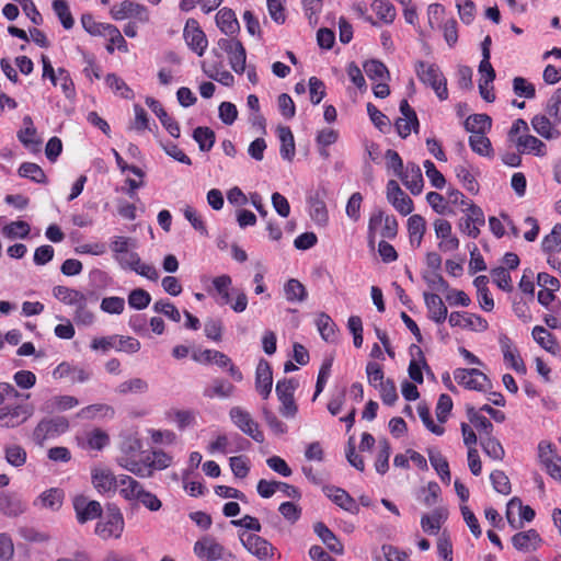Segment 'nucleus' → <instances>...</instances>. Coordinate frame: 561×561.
I'll list each match as a JSON object with an SVG mask.
<instances>
[{
	"instance_id": "56",
	"label": "nucleus",
	"mask_w": 561,
	"mask_h": 561,
	"mask_svg": "<svg viewBox=\"0 0 561 561\" xmlns=\"http://www.w3.org/2000/svg\"><path fill=\"white\" fill-rule=\"evenodd\" d=\"M514 508H518L520 519L525 522L529 523L534 520L536 516L535 511L529 505H523L522 500L515 496L511 499L510 502L507 503L506 517L510 524L513 523L512 511Z\"/></svg>"
},
{
	"instance_id": "33",
	"label": "nucleus",
	"mask_w": 561,
	"mask_h": 561,
	"mask_svg": "<svg viewBox=\"0 0 561 561\" xmlns=\"http://www.w3.org/2000/svg\"><path fill=\"white\" fill-rule=\"evenodd\" d=\"M26 503L15 494L0 493V512L7 516H18L24 513Z\"/></svg>"
},
{
	"instance_id": "35",
	"label": "nucleus",
	"mask_w": 561,
	"mask_h": 561,
	"mask_svg": "<svg viewBox=\"0 0 561 561\" xmlns=\"http://www.w3.org/2000/svg\"><path fill=\"white\" fill-rule=\"evenodd\" d=\"M515 141L522 153H534L538 157L547 153L546 145L533 135L519 136Z\"/></svg>"
},
{
	"instance_id": "21",
	"label": "nucleus",
	"mask_w": 561,
	"mask_h": 561,
	"mask_svg": "<svg viewBox=\"0 0 561 561\" xmlns=\"http://www.w3.org/2000/svg\"><path fill=\"white\" fill-rule=\"evenodd\" d=\"M273 373L268 362L261 359L255 370V390L263 399H267L272 392Z\"/></svg>"
},
{
	"instance_id": "61",
	"label": "nucleus",
	"mask_w": 561,
	"mask_h": 561,
	"mask_svg": "<svg viewBox=\"0 0 561 561\" xmlns=\"http://www.w3.org/2000/svg\"><path fill=\"white\" fill-rule=\"evenodd\" d=\"M53 9H54V12L56 13V15L58 16L61 25L66 30H70L75 24V20L72 18V14L70 12L67 1L66 0H54Z\"/></svg>"
},
{
	"instance_id": "51",
	"label": "nucleus",
	"mask_w": 561,
	"mask_h": 561,
	"mask_svg": "<svg viewBox=\"0 0 561 561\" xmlns=\"http://www.w3.org/2000/svg\"><path fill=\"white\" fill-rule=\"evenodd\" d=\"M284 293L287 301L289 302H301L307 298L306 287L296 278H290L286 282Z\"/></svg>"
},
{
	"instance_id": "48",
	"label": "nucleus",
	"mask_w": 561,
	"mask_h": 561,
	"mask_svg": "<svg viewBox=\"0 0 561 561\" xmlns=\"http://www.w3.org/2000/svg\"><path fill=\"white\" fill-rule=\"evenodd\" d=\"M53 295L60 302L68 306H75L80 301L81 297L84 296L82 291L62 285L55 286L53 288Z\"/></svg>"
},
{
	"instance_id": "7",
	"label": "nucleus",
	"mask_w": 561,
	"mask_h": 561,
	"mask_svg": "<svg viewBox=\"0 0 561 561\" xmlns=\"http://www.w3.org/2000/svg\"><path fill=\"white\" fill-rule=\"evenodd\" d=\"M239 539L247 551L259 560L267 561L274 557L276 548L265 538L256 534L240 531Z\"/></svg>"
},
{
	"instance_id": "5",
	"label": "nucleus",
	"mask_w": 561,
	"mask_h": 561,
	"mask_svg": "<svg viewBox=\"0 0 561 561\" xmlns=\"http://www.w3.org/2000/svg\"><path fill=\"white\" fill-rule=\"evenodd\" d=\"M454 378L458 385L469 390L488 392L492 389L490 378L477 368H456Z\"/></svg>"
},
{
	"instance_id": "28",
	"label": "nucleus",
	"mask_w": 561,
	"mask_h": 561,
	"mask_svg": "<svg viewBox=\"0 0 561 561\" xmlns=\"http://www.w3.org/2000/svg\"><path fill=\"white\" fill-rule=\"evenodd\" d=\"M540 542L541 538L536 529L520 531L512 537V543L518 551L535 550Z\"/></svg>"
},
{
	"instance_id": "63",
	"label": "nucleus",
	"mask_w": 561,
	"mask_h": 561,
	"mask_svg": "<svg viewBox=\"0 0 561 561\" xmlns=\"http://www.w3.org/2000/svg\"><path fill=\"white\" fill-rule=\"evenodd\" d=\"M148 388H149L148 382L145 379L133 378V379L121 382L117 386L116 391L119 394L145 393V392H147Z\"/></svg>"
},
{
	"instance_id": "20",
	"label": "nucleus",
	"mask_w": 561,
	"mask_h": 561,
	"mask_svg": "<svg viewBox=\"0 0 561 561\" xmlns=\"http://www.w3.org/2000/svg\"><path fill=\"white\" fill-rule=\"evenodd\" d=\"M146 104L156 114V116L159 118L160 123L168 130V133L172 137L179 138L181 135L180 125L173 117H171L167 113L162 104L151 96L146 98Z\"/></svg>"
},
{
	"instance_id": "14",
	"label": "nucleus",
	"mask_w": 561,
	"mask_h": 561,
	"mask_svg": "<svg viewBox=\"0 0 561 561\" xmlns=\"http://www.w3.org/2000/svg\"><path fill=\"white\" fill-rule=\"evenodd\" d=\"M387 199L402 216L410 215L414 209L413 201L407 195L396 180L387 183Z\"/></svg>"
},
{
	"instance_id": "54",
	"label": "nucleus",
	"mask_w": 561,
	"mask_h": 561,
	"mask_svg": "<svg viewBox=\"0 0 561 561\" xmlns=\"http://www.w3.org/2000/svg\"><path fill=\"white\" fill-rule=\"evenodd\" d=\"M193 138L198 144L201 151H209L216 140L215 131L209 127H197L193 131Z\"/></svg>"
},
{
	"instance_id": "23",
	"label": "nucleus",
	"mask_w": 561,
	"mask_h": 561,
	"mask_svg": "<svg viewBox=\"0 0 561 561\" xmlns=\"http://www.w3.org/2000/svg\"><path fill=\"white\" fill-rule=\"evenodd\" d=\"M399 178L413 195H419L422 192L424 181L417 164L408 163L407 169L403 170Z\"/></svg>"
},
{
	"instance_id": "17",
	"label": "nucleus",
	"mask_w": 561,
	"mask_h": 561,
	"mask_svg": "<svg viewBox=\"0 0 561 561\" xmlns=\"http://www.w3.org/2000/svg\"><path fill=\"white\" fill-rule=\"evenodd\" d=\"M437 239H440L438 248L444 252L455 251L459 248V240L453 234L451 224L443 218L433 224Z\"/></svg>"
},
{
	"instance_id": "2",
	"label": "nucleus",
	"mask_w": 561,
	"mask_h": 561,
	"mask_svg": "<svg viewBox=\"0 0 561 561\" xmlns=\"http://www.w3.org/2000/svg\"><path fill=\"white\" fill-rule=\"evenodd\" d=\"M399 224L393 215H387L382 209H376L370 214L367 227L369 247L374 248L376 237L393 240L398 236Z\"/></svg>"
},
{
	"instance_id": "19",
	"label": "nucleus",
	"mask_w": 561,
	"mask_h": 561,
	"mask_svg": "<svg viewBox=\"0 0 561 561\" xmlns=\"http://www.w3.org/2000/svg\"><path fill=\"white\" fill-rule=\"evenodd\" d=\"M500 346L505 364L510 368L514 369L517 374L525 375L527 373L526 365L517 348L514 347L512 340L506 335H502L500 337Z\"/></svg>"
},
{
	"instance_id": "26",
	"label": "nucleus",
	"mask_w": 561,
	"mask_h": 561,
	"mask_svg": "<svg viewBox=\"0 0 561 561\" xmlns=\"http://www.w3.org/2000/svg\"><path fill=\"white\" fill-rule=\"evenodd\" d=\"M424 300L430 318L436 323H443L448 316V310L443 299L437 294L425 293Z\"/></svg>"
},
{
	"instance_id": "13",
	"label": "nucleus",
	"mask_w": 561,
	"mask_h": 561,
	"mask_svg": "<svg viewBox=\"0 0 561 561\" xmlns=\"http://www.w3.org/2000/svg\"><path fill=\"white\" fill-rule=\"evenodd\" d=\"M195 556L202 561H217L222 559L225 547L211 536H203L193 547Z\"/></svg>"
},
{
	"instance_id": "64",
	"label": "nucleus",
	"mask_w": 561,
	"mask_h": 561,
	"mask_svg": "<svg viewBox=\"0 0 561 561\" xmlns=\"http://www.w3.org/2000/svg\"><path fill=\"white\" fill-rule=\"evenodd\" d=\"M229 65L232 70L237 73H243L245 70L247 51L242 43L240 42L236 49L228 55Z\"/></svg>"
},
{
	"instance_id": "41",
	"label": "nucleus",
	"mask_w": 561,
	"mask_h": 561,
	"mask_svg": "<svg viewBox=\"0 0 561 561\" xmlns=\"http://www.w3.org/2000/svg\"><path fill=\"white\" fill-rule=\"evenodd\" d=\"M463 126L471 135L485 134L492 127V119L486 114H472L465 121Z\"/></svg>"
},
{
	"instance_id": "9",
	"label": "nucleus",
	"mask_w": 561,
	"mask_h": 561,
	"mask_svg": "<svg viewBox=\"0 0 561 561\" xmlns=\"http://www.w3.org/2000/svg\"><path fill=\"white\" fill-rule=\"evenodd\" d=\"M110 13L116 21L130 19L138 21L140 24L149 22L148 9L144 4L136 3L130 0H124L121 3L113 5Z\"/></svg>"
},
{
	"instance_id": "59",
	"label": "nucleus",
	"mask_w": 561,
	"mask_h": 561,
	"mask_svg": "<svg viewBox=\"0 0 561 561\" xmlns=\"http://www.w3.org/2000/svg\"><path fill=\"white\" fill-rule=\"evenodd\" d=\"M363 68L370 80L389 79V70L386 65L379 60L371 59L364 62Z\"/></svg>"
},
{
	"instance_id": "22",
	"label": "nucleus",
	"mask_w": 561,
	"mask_h": 561,
	"mask_svg": "<svg viewBox=\"0 0 561 561\" xmlns=\"http://www.w3.org/2000/svg\"><path fill=\"white\" fill-rule=\"evenodd\" d=\"M23 125L24 128L18 131V139L30 151H39L42 140L37 137V130L34 127L33 119L30 115L23 117Z\"/></svg>"
},
{
	"instance_id": "27",
	"label": "nucleus",
	"mask_w": 561,
	"mask_h": 561,
	"mask_svg": "<svg viewBox=\"0 0 561 561\" xmlns=\"http://www.w3.org/2000/svg\"><path fill=\"white\" fill-rule=\"evenodd\" d=\"M466 412L469 422L477 430L480 439L493 435L494 426L488 417L480 414L472 405H467Z\"/></svg>"
},
{
	"instance_id": "46",
	"label": "nucleus",
	"mask_w": 561,
	"mask_h": 561,
	"mask_svg": "<svg viewBox=\"0 0 561 561\" xmlns=\"http://www.w3.org/2000/svg\"><path fill=\"white\" fill-rule=\"evenodd\" d=\"M18 174L38 184H47L48 182L43 169L34 162H23L18 169Z\"/></svg>"
},
{
	"instance_id": "25",
	"label": "nucleus",
	"mask_w": 561,
	"mask_h": 561,
	"mask_svg": "<svg viewBox=\"0 0 561 561\" xmlns=\"http://www.w3.org/2000/svg\"><path fill=\"white\" fill-rule=\"evenodd\" d=\"M313 531L327 546V548L335 554H342L344 547L337 539L335 534L322 522H318L313 525Z\"/></svg>"
},
{
	"instance_id": "43",
	"label": "nucleus",
	"mask_w": 561,
	"mask_h": 561,
	"mask_svg": "<svg viewBox=\"0 0 561 561\" xmlns=\"http://www.w3.org/2000/svg\"><path fill=\"white\" fill-rule=\"evenodd\" d=\"M118 465L139 478H150V470L146 467L145 457L136 460L129 455H124L118 458Z\"/></svg>"
},
{
	"instance_id": "4",
	"label": "nucleus",
	"mask_w": 561,
	"mask_h": 561,
	"mask_svg": "<svg viewBox=\"0 0 561 561\" xmlns=\"http://www.w3.org/2000/svg\"><path fill=\"white\" fill-rule=\"evenodd\" d=\"M297 387L298 382L294 378H284L276 383L275 391L280 403L279 413L285 419H294L298 413V405L294 398Z\"/></svg>"
},
{
	"instance_id": "1",
	"label": "nucleus",
	"mask_w": 561,
	"mask_h": 561,
	"mask_svg": "<svg viewBox=\"0 0 561 561\" xmlns=\"http://www.w3.org/2000/svg\"><path fill=\"white\" fill-rule=\"evenodd\" d=\"M414 71L417 79L424 85L430 87L439 101H446L448 99L447 79L436 64L417 60L414 64Z\"/></svg>"
},
{
	"instance_id": "29",
	"label": "nucleus",
	"mask_w": 561,
	"mask_h": 561,
	"mask_svg": "<svg viewBox=\"0 0 561 561\" xmlns=\"http://www.w3.org/2000/svg\"><path fill=\"white\" fill-rule=\"evenodd\" d=\"M216 24L228 36L234 35L240 30L236 13L228 8H222L217 12Z\"/></svg>"
},
{
	"instance_id": "47",
	"label": "nucleus",
	"mask_w": 561,
	"mask_h": 561,
	"mask_svg": "<svg viewBox=\"0 0 561 561\" xmlns=\"http://www.w3.org/2000/svg\"><path fill=\"white\" fill-rule=\"evenodd\" d=\"M73 321L78 325L89 327L94 323V313L88 308V297L84 295L75 306Z\"/></svg>"
},
{
	"instance_id": "34",
	"label": "nucleus",
	"mask_w": 561,
	"mask_h": 561,
	"mask_svg": "<svg viewBox=\"0 0 561 561\" xmlns=\"http://www.w3.org/2000/svg\"><path fill=\"white\" fill-rule=\"evenodd\" d=\"M425 231L426 222L421 215L415 214L409 217L408 232L411 247L419 248L421 245Z\"/></svg>"
},
{
	"instance_id": "52",
	"label": "nucleus",
	"mask_w": 561,
	"mask_h": 561,
	"mask_svg": "<svg viewBox=\"0 0 561 561\" xmlns=\"http://www.w3.org/2000/svg\"><path fill=\"white\" fill-rule=\"evenodd\" d=\"M469 146L479 156L493 157L492 144L485 134L470 135Z\"/></svg>"
},
{
	"instance_id": "6",
	"label": "nucleus",
	"mask_w": 561,
	"mask_h": 561,
	"mask_svg": "<svg viewBox=\"0 0 561 561\" xmlns=\"http://www.w3.org/2000/svg\"><path fill=\"white\" fill-rule=\"evenodd\" d=\"M34 413V407L30 403L2 405L0 408V426L14 428L25 423Z\"/></svg>"
},
{
	"instance_id": "49",
	"label": "nucleus",
	"mask_w": 561,
	"mask_h": 561,
	"mask_svg": "<svg viewBox=\"0 0 561 561\" xmlns=\"http://www.w3.org/2000/svg\"><path fill=\"white\" fill-rule=\"evenodd\" d=\"M482 450L491 459L501 461L505 456V450L500 440L494 435L480 439Z\"/></svg>"
},
{
	"instance_id": "57",
	"label": "nucleus",
	"mask_w": 561,
	"mask_h": 561,
	"mask_svg": "<svg viewBox=\"0 0 561 561\" xmlns=\"http://www.w3.org/2000/svg\"><path fill=\"white\" fill-rule=\"evenodd\" d=\"M541 248L546 253L561 251V224H556L552 227L551 232L542 239Z\"/></svg>"
},
{
	"instance_id": "30",
	"label": "nucleus",
	"mask_w": 561,
	"mask_h": 561,
	"mask_svg": "<svg viewBox=\"0 0 561 561\" xmlns=\"http://www.w3.org/2000/svg\"><path fill=\"white\" fill-rule=\"evenodd\" d=\"M118 486L121 496L128 502H134L145 489L139 481L127 474L118 477Z\"/></svg>"
},
{
	"instance_id": "60",
	"label": "nucleus",
	"mask_w": 561,
	"mask_h": 561,
	"mask_svg": "<svg viewBox=\"0 0 561 561\" xmlns=\"http://www.w3.org/2000/svg\"><path fill=\"white\" fill-rule=\"evenodd\" d=\"M310 217L312 220L321 226L328 224L329 213L325 203L319 197H312L310 199Z\"/></svg>"
},
{
	"instance_id": "50",
	"label": "nucleus",
	"mask_w": 561,
	"mask_h": 561,
	"mask_svg": "<svg viewBox=\"0 0 561 561\" xmlns=\"http://www.w3.org/2000/svg\"><path fill=\"white\" fill-rule=\"evenodd\" d=\"M213 363L220 368H226L229 376L237 382L243 379L241 370L232 363L231 358L220 351H215Z\"/></svg>"
},
{
	"instance_id": "39",
	"label": "nucleus",
	"mask_w": 561,
	"mask_h": 561,
	"mask_svg": "<svg viewBox=\"0 0 561 561\" xmlns=\"http://www.w3.org/2000/svg\"><path fill=\"white\" fill-rule=\"evenodd\" d=\"M321 337L328 343H335L337 340V328L332 318L321 312L316 321Z\"/></svg>"
},
{
	"instance_id": "38",
	"label": "nucleus",
	"mask_w": 561,
	"mask_h": 561,
	"mask_svg": "<svg viewBox=\"0 0 561 561\" xmlns=\"http://www.w3.org/2000/svg\"><path fill=\"white\" fill-rule=\"evenodd\" d=\"M64 501V491L58 488H51L43 492L34 502V505H39L44 508L58 511Z\"/></svg>"
},
{
	"instance_id": "36",
	"label": "nucleus",
	"mask_w": 561,
	"mask_h": 561,
	"mask_svg": "<svg viewBox=\"0 0 561 561\" xmlns=\"http://www.w3.org/2000/svg\"><path fill=\"white\" fill-rule=\"evenodd\" d=\"M145 459L146 467L150 470V478L153 476L154 471L169 468L173 461V457L162 449H153Z\"/></svg>"
},
{
	"instance_id": "37",
	"label": "nucleus",
	"mask_w": 561,
	"mask_h": 561,
	"mask_svg": "<svg viewBox=\"0 0 561 561\" xmlns=\"http://www.w3.org/2000/svg\"><path fill=\"white\" fill-rule=\"evenodd\" d=\"M236 387L221 378H215L210 386L206 387L203 396L208 399L229 398L233 394Z\"/></svg>"
},
{
	"instance_id": "40",
	"label": "nucleus",
	"mask_w": 561,
	"mask_h": 561,
	"mask_svg": "<svg viewBox=\"0 0 561 561\" xmlns=\"http://www.w3.org/2000/svg\"><path fill=\"white\" fill-rule=\"evenodd\" d=\"M455 174L463 188L472 195H477L480 190L476 175L471 172L469 165L459 164L455 168Z\"/></svg>"
},
{
	"instance_id": "53",
	"label": "nucleus",
	"mask_w": 561,
	"mask_h": 561,
	"mask_svg": "<svg viewBox=\"0 0 561 561\" xmlns=\"http://www.w3.org/2000/svg\"><path fill=\"white\" fill-rule=\"evenodd\" d=\"M428 459L442 481L449 483L450 470L447 459L439 451H428Z\"/></svg>"
},
{
	"instance_id": "16",
	"label": "nucleus",
	"mask_w": 561,
	"mask_h": 561,
	"mask_svg": "<svg viewBox=\"0 0 561 561\" xmlns=\"http://www.w3.org/2000/svg\"><path fill=\"white\" fill-rule=\"evenodd\" d=\"M451 327H462L472 331L484 332L489 328L488 321L476 313L454 311L448 317Z\"/></svg>"
},
{
	"instance_id": "15",
	"label": "nucleus",
	"mask_w": 561,
	"mask_h": 561,
	"mask_svg": "<svg viewBox=\"0 0 561 561\" xmlns=\"http://www.w3.org/2000/svg\"><path fill=\"white\" fill-rule=\"evenodd\" d=\"M68 427L69 422L65 417L42 420L34 428L33 436L37 443H42L48 437L66 432Z\"/></svg>"
},
{
	"instance_id": "42",
	"label": "nucleus",
	"mask_w": 561,
	"mask_h": 561,
	"mask_svg": "<svg viewBox=\"0 0 561 561\" xmlns=\"http://www.w3.org/2000/svg\"><path fill=\"white\" fill-rule=\"evenodd\" d=\"M105 82L115 95L125 100H133L135 98L133 89L117 75L108 73L105 77Z\"/></svg>"
},
{
	"instance_id": "62",
	"label": "nucleus",
	"mask_w": 561,
	"mask_h": 561,
	"mask_svg": "<svg viewBox=\"0 0 561 561\" xmlns=\"http://www.w3.org/2000/svg\"><path fill=\"white\" fill-rule=\"evenodd\" d=\"M231 284H232V279L227 274L217 276L213 279L214 289L220 296V298H221L220 302L222 305H228L231 302V297H230V293H229Z\"/></svg>"
},
{
	"instance_id": "12",
	"label": "nucleus",
	"mask_w": 561,
	"mask_h": 561,
	"mask_svg": "<svg viewBox=\"0 0 561 561\" xmlns=\"http://www.w3.org/2000/svg\"><path fill=\"white\" fill-rule=\"evenodd\" d=\"M183 37L187 46L196 53L197 56L202 57L205 54L208 41L197 20L191 18L186 21Z\"/></svg>"
},
{
	"instance_id": "10",
	"label": "nucleus",
	"mask_w": 561,
	"mask_h": 561,
	"mask_svg": "<svg viewBox=\"0 0 561 561\" xmlns=\"http://www.w3.org/2000/svg\"><path fill=\"white\" fill-rule=\"evenodd\" d=\"M465 216L459 220V229L462 233L472 239H477L480 234V228L485 224L484 213L476 204H469V207L463 208Z\"/></svg>"
},
{
	"instance_id": "11",
	"label": "nucleus",
	"mask_w": 561,
	"mask_h": 561,
	"mask_svg": "<svg viewBox=\"0 0 561 561\" xmlns=\"http://www.w3.org/2000/svg\"><path fill=\"white\" fill-rule=\"evenodd\" d=\"M72 505L79 524H85L102 516L103 508L100 502L90 500L83 494L76 495Z\"/></svg>"
},
{
	"instance_id": "32",
	"label": "nucleus",
	"mask_w": 561,
	"mask_h": 561,
	"mask_svg": "<svg viewBox=\"0 0 561 561\" xmlns=\"http://www.w3.org/2000/svg\"><path fill=\"white\" fill-rule=\"evenodd\" d=\"M531 334L534 340L547 352L551 353L552 355H557L560 352V345L557 341V337L546 328L536 325L533 329Z\"/></svg>"
},
{
	"instance_id": "8",
	"label": "nucleus",
	"mask_w": 561,
	"mask_h": 561,
	"mask_svg": "<svg viewBox=\"0 0 561 561\" xmlns=\"http://www.w3.org/2000/svg\"><path fill=\"white\" fill-rule=\"evenodd\" d=\"M231 422L245 435L250 436L257 443H263L265 437L259 428L257 422L254 421L250 412L241 407H232L229 411Z\"/></svg>"
},
{
	"instance_id": "3",
	"label": "nucleus",
	"mask_w": 561,
	"mask_h": 561,
	"mask_svg": "<svg viewBox=\"0 0 561 561\" xmlns=\"http://www.w3.org/2000/svg\"><path fill=\"white\" fill-rule=\"evenodd\" d=\"M125 522L121 510L113 505L108 506L104 517L101 516L95 525L94 533L103 540L118 539L124 531Z\"/></svg>"
},
{
	"instance_id": "44",
	"label": "nucleus",
	"mask_w": 561,
	"mask_h": 561,
	"mask_svg": "<svg viewBox=\"0 0 561 561\" xmlns=\"http://www.w3.org/2000/svg\"><path fill=\"white\" fill-rule=\"evenodd\" d=\"M371 9L385 24H392L397 18V10L388 0H373Z\"/></svg>"
},
{
	"instance_id": "18",
	"label": "nucleus",
	"mask_w": 561,
	"mask_h": 561,
	"mask_svg": "<svg viewBox=\"0 0 561 561\" xmlns=\"http://www.w3.org/2000/svg\"><path fill=\"white\" fill-rule=\"evenodd\" d=\"M323 493L340 508L354 515L359 513V506L355 499L344 489L334 485H325Z\"/></svg>"
},
{
	"instance_id": "24",
	"label": "nucleus",
	"mask_w": 561,
	"mask_h": 561,
	"mask_svg": "<svg viewBox=\"0 0 561 561\" xmlns=\"http://www.w3.org/2000/svg\"><path fill=\"white\" fill-rule=\"evenodd\" d=\"M92 483L99 493H107L118 485V478L110 469L96 468L92 470Z\"/></svg>"
},
{
	"instance_id": "45",
	"label": "nucleus",
	"mask_w": 561,
	"mask_h": 561,
	"mask_svg": "<svg viewBox=\"0 0 561 561\" xmlns=\"http://www.w3.org/2000/svg\"><path fill=\"white\" fill-rule=\"evenodd\" d=\"M531 126L536 133L546 139H554L560 136V131L556 129L546 115H536L531 119Z\"/></svg>"
},
{
	"instance_id": "58",
	"label": "nucleus",
	"mask_w": 561,
	"mask_h": 561,
	"mask_svg": "<svg viewBox=\"0 0 561 561\" xmlns=\"http://www.w3.org/2000/svg\"><path fill=\"white\" fill-rule=\"evenodd\" d=\"M105 37H107L110 41V44L106 46V49L110 54L114 51L115 47L119 51H128V44L122 35L121 31L115 25L112 24L107 27Z\"/></svg>"
},
{
	"instance_id": "55",
	"label": "nucleus",
	"mask_w": 561,
	"mask_h": 561,
	"mask_svg": "<svg viewBox=\"0 0 561 561\" xmlns=\"http://www.w3.org/2000/svg\"><path fill=\"white\" fill-rule=\"evenodd\" d=\"M31 227L24 220L11 221L1 229L2 234L8 239H25L30 234Z\"/></svg>"
},
{
	"instance_id": "31",
	"label": "nucleus",
	"mask_w": 561,
	"mask_h": 561,
	"mask_svg": "<svg viewBox=\"0 0 561 561\" xmlns=\"http://www.w3.org/2000/svg\"><path fill=\"white\" fill-rule=\"evenodd\" d=\"M277 134L280 141L279 154L284 160L291 162L296 153L293 131L288 126H279Z\"/></svg>"
}]
</instances>
